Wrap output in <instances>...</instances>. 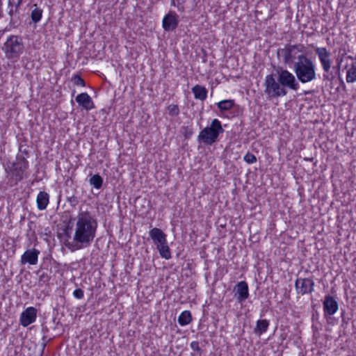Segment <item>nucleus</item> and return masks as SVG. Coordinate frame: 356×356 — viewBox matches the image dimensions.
<instances>
[{
	"mask_svg": "<svg viewBox=\"0 0 356 356\" xmlns=\"http://www.w3.org/2000/svg\"><path fill=\"white\" fill-rule=\"evenodd\" d=\"M74 221L73 242L78 248L88 247L96 236L97 219L90 211L80 209Z\"/></svg>",
	"mask_w": 356,
	"mask_h": 356,
	"instance_id": "nucleus-1",
	"label": "nucleus"
},
{
	"mask_svg": "<svg viewBox=\"0 0 356 356\" xmlns=\"http://www.w3.org/2000/svg\"><path fill=\"white\" fill-rule=\"evenodd\" d=\"M278 81L280 82L284 88H288L292 90H298L299 89V81L297 79L295 74L290 72L287 70H280L277 71Z\"/></svg>",
	"mask_w": 356,
	"mask_h": 356,
	"instance_id": "nucleus-8",
	"label": "nucleus"
},
{
	"mask_svg": "<svg viewBox=\"0 0 356 356\" xmlns=\"http://www.w3.org/2000/svg\"><path fill=\"white\" fill-rule=\"evenodd\" d=\"M42 10L38 8H35L31 12V19L33 22L38 23L42 17Z\"/></svg>",
	"mask_w": 356,
	"mask_h": 356,
	"instance_id": "nucleus-26",
	"label": "nucleus"
},
{
	"mask_svg": "<svg viewBox=\"0 0 356 356\" xmlns=\"http://www.w3.org/2000/svg\"><path fill=\"white\" fill-rule=\"evenodd\" d=\"M269 326L268 321L266 319L258 320L257 321L256 327L254 330L255 334H261L264 333L268 330Z\"/></svg>",
	"mask_w": 356,
	"mask_h": 356,
	"instance_id": "nucleus-21",
	"label": "nucleus"
},
{
	"mask_svg": "<svg viewBox=\"0 0 356 356\" xmlns=\"http://www.w3.org/2000/svg\"><path fill=\"white\" fill-rule=\"evenodd\" d=\"M89 183L90 185L93 186L94 188H95L97 189H99L102 186L103 179L98 174L94 175L90 177V179L89 180Z\"/></svg>",
	"mask_w": 356,
	"mask_h": 356,
	"instance_id": "nucleus-24",
	"label": "nucleus"
},
{
	"mask_svg": "<svg viewBox=\"0 0 356 356\" xmlns=\"http://www.w3.org/2000/svg\"><path fill=\"white\" fill-rule=\"evenodd\" d=\"M74 296L77 299H81L83 298L84 293L82 289H76L73 292Z\"/></svg>",
	"mask_w": 356,
	"mask_h": 356,
	"instance_id": "nucleus-32",
	"label": "nucleus"
},
{
	"mask_svg": "<svg viewBox=\"0 0 356 356\" xmlns=\"http://www.w3.org/2000/svg\"><path fill=\"white\" fill-rule=\"evenodd\" d=\"M76 102L79 106L87 111L91 110L95 107L92 98L86 92L78 95L76 97Z\"/></svg>",
	"mask_w": 356,
	"mask_h": 356,
	"instance_id": "nucleus-17",
	"label": "nucleus"
},
{
	"mask_svg": "<svg viewBox=\"0 0 356 356\" xmlns=\"http://www.w3.org/2000/svg\"><path fill=\"white\" fill-rule=\"evenodd\" d=\"M314 282L309 278H298L296 280V290L298 294L310 293L314 291Z\"/></svg>",
	"mask_w": 356,
	"mask_h": 356,
	"instance_id": "nucleus-11",
	"label": "nucleus"
},
{
	"mask_svg": "<svg viewBox=\"0 0 356 356\" xmlns=\"http://www.w3.org/2000/svg\"><path fill=\"white\" fill-rule=\"evenodd\" d=\"M24 49L22 38L17 35L9 36L4 43L3 50L8 59L18 58Z\"/></svg>",
	"mask_w": 356,
	"mask_h": 356,
	"instance_id": "nucleus-4",
	"label": "nucleus"
},
{
	"mask_svg": "<svg viewBox=\"0 0 356 356\" xmlns=\"http://www.w3.org/2000/svg\"><path fill=\"white\" fill-rule=\"evenodd\" d=\"M217 105L220 110L228 111L234 106V100L232 99L222 100L218 102Z\"/></svg>",
	"mask_w": 356,
	"mask_h": 356,
	"instance_id": "nucleus-25",
	"label": "nucleus"
},
{
	"mask_svg": "<svg viewBox=\"0 0 356 356\" xmlns=\"http://www.w3.org/2000/svg\"><path fill=\"white\" fill-rule=\"evenodd\" d=\"M23 3V0H17V7L19 6Z\"/></svg>",
	"mask_w": 356,
	"mask_h": 356,
	"instance_id": "nucleus-35",
	"label": "nucleus"
},
{
	"mask_svg": "<svg viewBox=\"0 0 356 356\" xmlns=\"http://www.w3.org/2000/svg\"><path fill=\"white\" fill-rule=\"evenodd\" d=\"M37 316V310L33 307H29L25 309L20 316V322L24 327H26L33 323Z\"/></svg>",
	"mask_w": 356,
	"mask_h": 356,
	"instance_id": "nucleus-14",
	"label": "nucleus"
},
{
	"mask_svg": "<svg viewBox=\"0 0 356 356\" xmlns=\"http://www.w3.org/2000/svg\"><path fill=\"white\" fill-rule=\"evenodd\" d=\"M191 321V314L188 310L182 312L178 318V323L182 326L189 324Z\"/></svg>",
	"mask_w": 356,
	"mask_h": 356,
	"instance_id": "nucleus-23",
	"label": "nucleus"
},
{
	"mask_svg": "<svg viewBox=\"0 0 356 356\" xmlns=\"http://www.w3.org/2000/svg\"><path fill=\"white\" fill-rule=\"evenodd\" d=\"M169 115L172 116H177L179 113V108L176 104H170L168 108Z\"/></svg>",
	"mask_w": 356,
	"mask_h": 356,
	"instance_id": "nucleus-28",
	"label": "nucleus"
},
{
	"mask_svg": "<svg viewBox=\"0 0 356 356\" xmlns=\"http://www.w3.org/2000/svg\"><path fill=\"white\" fill-rule=\"evenodd\" d=\"M192 91L194 93L195 99L200 100H204L207 97V90L204 86L200 85H195L193 88Z\"/></svg>",
	"mask_w": 356,
	"mask_h": 356,
	"instance_id": "nucleus-20",
	"label": "nucleus"
},
{
	"mask_svg": "<svg viewBox=\"0 0 356 356\" xmlns=\"http://www.w3.org/2000/svg\"><path fill=\"white\" fill-rule=\"evenodd\" d=\"M325 317L334 315L339 309V305L335 298L330 295L325 296L323 302Z\"/></svg>",
	"mask_w": 356,
	"mask_h": 356,
	"instance_id": "nucleus-12",
	"label": "nucleus"
},
{
	"mask_svg": "<svg viewBox=\"0 0 356 356\" xmlns=\"http://www.w3.org/2000/svg\"><path fill=\"white\" fill-rule=\"evenodd\" d=\"M39 254L40 251L35 248L27 250L21 257V263L35 265L38 263Z\"/></svg>",
	"mask_w": 356,
	"mask_h": 356,
	"instance_id": "nucleus-15",
	"label": "nucleus"
},
{
	"mask_svg": "<svg viewBox=\"0 0 356 356\" xmlns=\"http://www.w3.org/2000/svg\"><path fill=\"white\" fill-rule=\"evenodd\" d=\"M67 201L72 206H75L78 203V200H77L76 197H75L74 195H72V196L68 197Z\"/></svg>",
	"mask_w": 356,
	"mask_h": 356,
	"instance_id": "nucleus-33",
	"label": "nucleus"
},
{
	"mask_svg": "<svg viewBox=\"0 0 356 356\" xmlns=\"http://www.w3.org/2000/svg\"><path fill=\"white\" fill-rule=\"evenodd\" d=\"M2 0H0V18L2 17Z\"/></svg>",
	"mask_w": 356,
	"mask_h": 356,
	"instance_id": "nucleus-34",
	"label": "nucleus"
},
{
	"mask_svg": "<svg viewBox=\"0 0 356 356\" xmlns=\"http://www.w3.org/2000/svg\"><path fill=\"white\" fill-rule=\"evenodd\" d=\"M74 83L76 86L84 87L86 86L85 81L78 74H74L72 77Z\"/></svg>",
	"mask_w": 356,
	"mask_h": 356,
	"instance_id": "nucleus-30",
	"label": "nucleus"
},
{
	"mask_svg": "<svg viewBox=\"0 0 356 356\" xmlns=\"http://www.w3.org/2000/svg\"><path fill=\"white\" fill-rule=\"evenodd\" d=\"M191 348L193 350L196 351L198 353H201L202 352L198 341H192L191 343Z\"/></svg>",
	"mask_w": 356,
	"mask_h": 356,
	"instance_id": "nucleus-31",
	"label": "nucleus"
},
{
	"mask_svg": "<svg viewBox=\"0 0 356 356\" xmlns=\"http://www.w3.org/2000/svg\"><path fill=\"white\" fill-rule=\"evenodd\" d=\"M337 67L340 68V65L343 61L346 62L344 69L346 70V81L348 83H354L356 81V58L352 56L344 57V54L340 58L337 59Z\"/></svg>",
	"mask_w": 356,
	"mask_h": 356,
	"instance_id": "nucleus-9",
	"label": "nucleus"
},
{
	"mask_svg": "<svg viewBox=\"0 0 356 356\" xmlns=\"http://www.w3.org/2000/svg\"><path fill=\"white\" fill-rule=\"evenodd\" d=\"M223 131L224 129L220 122L218 119H214L212 120L210 127L204 128L200 132L198 138L204 143L211 145L216 141L219 134L223 133Z\"/></svg>",
	"mask_w": 356,
	"mask_h": 356,
	"instance_id": "nucleus-5",
	"label": "nucleus"
},
{
	"mask_svg": "<svg viewBox=\"0 0 356 356\" xmlns=\"http://www.w3.org/2000/svg\"><path fill=\"white\" fill-rule=\"evenodd\" d=\"M149 235L156 246L165 243L167 241L165 234L161 229L156 227L152 229L149 232Z\"/></svg>",
	"mask_w": 356,
	"mask_h": 356,
	"instance_id": "nucleus-18",
	"label": "nucleus"
},
{
	"mask_svg": "<svg viewBox=\"0 0 356 356\" xmlns=\"http://www.w3.org/2000/svg\"><path fill=\"white\" fill-rule=\"evenodd\" d=\"M186 0H172L171 5L177 8V9L184 12L185 10L184 4Z\"/></svg>",
	"mask_w": 356,
	"mask_h": 356,
	"instance_id": "nucleus-27",
	"label": "nucleus"
},
{
	"mask_svg": "<svg viewBox=\"0 0 356 356\" xmlns=\"http://www.w3.org/2000/svg\"><path fill=\"white\" fill-rule=\"evenodd\" d=\"M49 194L44 191H41L37 196V206L39 210H44L49 204Z\"/></svg>",
	"mask_w": 356,
	"mask_h": 356,
	"instance_id": "nucleus-19",
	"label": "nucleus"
},
{
	"mask_svg": "<svg viewBox=\"0 0 356 356\" xmlns=\"http://www.w3.org/2000/svg\"><path fill=\"white\" fill-rule=\"evenodd\" d=\"M244 161L248 164H252L257 161V157L252 153L247 152L243 157Z\"/></svg>",
	"mask_w": 356,
	"mask_h": 356,
	"instance_id": "nucleus-29",
	"label": "nucleus"
},
{
	"mask_svg": "<svg viewBox=\"0 0 356 356\" xmlns=\"http://www.w3.org/2000/svg\"><path fill=\"white\" fill-rule=\"evenodd\" d=\"M236 299L238 302H243L249 297V291L248 284L245 281L239 282L236 287Z\"/></svg>",
	"mask_w": 356,
	"mask_h": 356,
	"instance_id": "nucleus-16",
	"label": "nucleus"
},
{
	"mask_svg": "<svg viewBox=\"0 0 356 356\" xmlns=\"http://www.w3.org/2000/svg\"><path fill=\"white\" fill-rule=\"evenodd\" d=\"M265 93L269 97H278L285 96L287 91L283 88L280 81H276L272 74L267 75L264 82Z\"/></svg>",
	"mask_w": 356,
	"mask_h": 356,
	"instance_id": "nucleus-7",
	"label": "nucleus"
},
{
	"mask_svg": "<svg viewBox=\"0 0 356 356\" xmlns=\"http://www.w3.org/2000/svg\"><path fill=\"white\" fill-rule=\"evenodd\" d=\"M278 56L282 58L284 63L293 67L297 61L302 60L307 56L305 54V47L302 44H288L277 51Z\"/></svg>",
	"mask_w": 356,
	"mask_h": 356,
	"instance_id": "nucleus-3",
	"label": "nucleus"
},
{
	"mask_svg": "<svg viewBox=\"0 0 356 356\" xmlns=\"http://www.w3.org/2000/svg\"><path fill=\"white\" fill-rule=\"evenodd\" d=\"M156 248L159 250L160 255L163 258H165L166 259H169L171 258V252L168 247L167 241L165 242V243H161L157 245Z\"/></svg>",
	"mask_w": 356,
	"mask_h": 356,
	"instance_id": "nucleus-22",
	"label": "nucleus"
},
{
	"mask_svg": "<svg viewBox=\"0 0 356 356\" xmlns=\"http://www.w3.org/2000/svg\"><path fill=\"white\" fill-rule=\"evenodd\" d=\"M314 50L318 58L323 71L328 73L332 66L331 52L325 47H316Z\"/></svg>",
	"mask_w": 356,
	"mask_h": 356,
	"instance_id": "nucleus-10",
	"label": "nucleus"
},
{
	"mask_svg": "<svg viewBox=\"0 0 356 356\" xmlns=\"http://www.w3.org/2000/svg\"><path fill=\"white\" fill-rule=\"evenodd\" d=\"M28 166L29 163L24 157L17 156L16 161L8 167V176L15 184H17L26 177V170Z\"/></svg>",
	"mask_w": 356,
	"mask_h": 356,
	"instance_id": "nucleus-6",
	"label": "nucleus"
},
{
	"mask_svg": "<svg viewBox=\"0 0 356 356\" xmlns=\"http://www.w3.org/2000/svg\"><path fill=\"white\" fill-rule=\"evenodd\" d=\"M293 70L297 79L301 83L312 82L317 78L316 65L307 56L302 60L296 62Z\"/></svg>",
	"mask_w": 356,
	"mask_h": 356,
	"instance_id": "nucleus-2",
	"label": "nucleus"
},
{
	"mask_svg": "<svg viewBox=\"0 0 356 356\" xmlns=\"http://www.w3.org/2000/svg\"><path fill=\"white\" fill-rule=\"evenodd\" d=\"M178 15L172 12H169L163 19V28L166 31H172L176 29L179 24Z\"/></svg>",
	"mask_w": 356,
	"mask_h": 356,
	"instance_id": "nucleus-13",
	"label": "nucleus"
}]
</instances>
